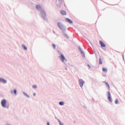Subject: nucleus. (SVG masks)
I'll use <instances>...</instances> for the list:
<instances>
[{
  "label": "nucleus",
  "mask_w": 125,
  "mask_h": 125,
  "mask_svg": "<svg viewBox=\"0 0 125 125\" xmlns=\"http://www.w3.org/2000/svg\"><path fill=\"white\" fill-rule=\"evenodd\" d=\"M1 104L3 108H5L6 107V100L5 99L2 100Z\"/></svg>",
  "instance_id": "obj_1"
},
{
  "label": "nucleus",
  "mask_w": 125,
  "mask_h": 125,
  "mask_svg": "<svg viewBox=\"0 0 125 125\" xmlns=\"http://www.w3.org/2000/svg\"><path fill=\"white\" fill-rule=\"evenodd\" d=\"M108 99L109 102L111 103L113 102V100H112V98H111V93H110V92H108Z\"/></svg>",
  "instance_id": "obj_2"
},
{
  "label": "nucleus",
  "mask_w": 125,
  "mask_h": 125,
  "mask_svg": "<svg viewBox=\"0 0 125 125\" xmlns=\"http://www.w3.org/2000/svg\"><path fill=\"white\" fill-rule=\"evenodd\" d=\"M83 80L82 79H80L79 80V84H80V85L81 87H83Z\"/></svg>",
  "instance_id": "obj_3"
},
{
  "label": "nucleus",
  "mask_w": 125,
  "mask_h": 125,
  "mask_svg": "<svg viewBox=\"0 0 125 125\" xmlns=\"http://www.w3.org/2000/svg\"><path fill=\"white\" fill-rule=\"evenodd\" d=\"M65 21L66 22H68V23H70V24L73 23V21H72V20H71V19L66 18V19H65Z\"/></svg>",
  "instance_id": "obj_4"
},
{
  "label": "nucleus",
  "mask_w": 125,
  "mask_h": 125,
  "mask_svg": "<svg viewBox=\"0 0 125 125\" xmlns=\"http://www.w3.org/2000/svg\"><path fill=\"white\" fill-rule=\"evenodd\" d=\"M100 43L102 47H105L106 46V45L102 42V41H100Z\"/></svg>",
  "instance_id": "obj_5"
},
{
  "label": "nucleus",
  "mask_w": 125,
  "mask_h": 125,
  "mask_svg": "<svg viewBox=\"0 0 125 125\" xmlns=\"http://www.w3.org/2000/svg\"><path fill=\"white\" fill-rule=\"evenodd\" d=\"M0 82L1 83H6V80H5L2 78H0Z\"/></svg>",
  "instance_id": "obj_6"
},
{
  "label": "nucleus",
  "mask_w": 125,
  "mask_h": 125,
  "mask_svg": "<svg viewBox=\"0 0 125 125\" xmlns=\"http://www.w3.org/2000/svg\"><path fill=\"white\" fill-rule=\"evenodd\" d=\"M58 25L59 27V28H60V29H61L62 30V29H63V26L62 25V24H61V23L59 22L58 23Z\"/></svg>",
  "instance_id": "obj_7"
},
{
  "label": "nucleus",
  "mask_w": 125,
  "mask_h": 125,
  "mask_svg": "<svg viewBox=\"0 0 125 125\" xmlns=\"http://www.w3.org/2000/svg\"><path fill=\"white\" fill-rule=\"evenodd\" d=\"M36 7L37 9H38V10L41 9V5H37L36 6Z\"/></svg>",
  "instance_id": "obj_8"
},
{
  "label": "nucleus",
  "mask_w": 125,
  "mask_h": 125,
  "mask_svg": "<svg viewBox=\"0 0 125 125\" xmlns=\"http://www.w3.org/2000/svg\"><path fill=\"white\" fill-rule=\"evenodd\" d=\"M79 50H80L81 54H82L83 57H84V53H83V50H82V49H81V48H79Z\"/></svg>",
  "instance_id": "obj_9"
},
{
  "label": "nucleus",
  "mask_w": 125,
  "mask_h": 125,
  "mask_svg": "<svg viewBox=\"0 0 125 125\" xmlns=\"http://www.w3.org/2000/svg\"><path fill=\"white\" fill-rule=\"evenodd\" d=\"M41 15L42 16V17H45V13L44 12H42L41 13Z\"/></svg>",
  "instance_id": "obj_10"
},
{
  "label": "nucleus",
  "mask_w": 125,
  "mask_h": 125,
  "mask_svg": "<svg viewBox=\"0 0 125 125\" xmlns=\"http://www.w3.org/2000/svg\"><path fill=\"white\" fill-rule=\"evenodd\" d=\"M22 46L24 50H27V47L25 45L22 44Z\"/></svg>",
  "instance_id": "obj_11"
},
{
  "label": "nucleus",
  "mask_w": 125,
  "mask_h": 125,
  "mask_svg": "<svg viewBox=\"0 0 125 125\" xmlns=\"http://www.w3.org/2000/svg\"><path fill=\"white\" fill-rule=\"evenodd\" d=\"M103 72H107V69L105 67L102 68Z\"/></svg>",
  "instance_id": "obj_12"
},
{
  "label": "nucleus",
  "mask_w": 125,
  "mask_h": 125,
  "mask_svg": "<svg viewBox=\"0 0 125 125\" xmlns=\"http://www.w3.org/2000/svg\"><path fill=\"white\" fill-rule=\"evenodd\" d=\"M63 37H64V38H65V39H68L69 38V37L66 34H63Z\"/></svg>",
  "instance_id": "obj_13"
},
{
  "label": "nucleus",
  "mask_w": 125,
  "mask_h": 125,
  "mask_svg": "<svg viewBox=\"0 0 125 125\" xmlns=\"http://www.w3.org/2000/svg\"><path fill=\"white\" fill-rule=\"evenodd\" d=\"M59 57L61 59V60H62V61H63V54H62L61 56H59Z\"/></svg>",
  "instance_id": "obj_14"
},
{
  "label": "nucleus",
  "mask_w": 125,
  "mask_h": 125,
  "mask_svg": "<svg viewBox=\"0 0 125 125\" xmlns=\"http://www.w3.org/2000/svg\"><path fill=\"white\" fill-rule=\"evenodd\" d=\"M115 104H119V100L116 99L115 101Z\"/></svg>",
  "instance_id": "obj_15"
},
{
  "label": "nucleus",
  "mask_w": 125,
  "mask_h": 125,
  "mask_svg": "<svg viewBox=\"0 0 125 125\" xmlns=\"http://www.w3.org/2000/svg\"><path fill=\"white\" fill-rule=\"evenodd\" d=\"M105 83L106 85H107V86L108 87V88L110 89V85H109V84H108V83H107L106 82H105Z\"/></svg>",
  "instance_id": "obj_16"
},
{
  "label": "nucleus",
  "mask_w": 125,
  "mask_h": 125,
  "mask_svg": "<svg viewBox=\"0 0 125 125\" xmlns=\"http://www.w3.org/2000/svg\"><path fill=\"white\" fill-rule=\"evenodd\" d=\"M99 64H102V61L101 60V59H99Z\"/></svg>",
  "instance_id": "obj_17"
},
{
  "label": "nucleus",
  "mask_w": 125,
  "mask_h": 125,
  "mask_svg": "<svg viewBox=\"0 0 125 125\" xmlns=\"http://www.w3.org/2000/svg\"><path fill=\"white\" fill-rule=\"evenodd\" d=\"M14 94H16V93H17V91H16V89L14 90Z\"/></svg>",
  "instance_id": "obj_18"
},
{
  "label": "nucleus",
  "mask_w": 125,
  "mask_h": 125,
  "mask_svg": "<svg viewBox=\"0 0 125 125\" xmlns=\"http://www.w3.org/2000/svg\"><path fill=\"white\" fill-rule=\"evenodd\" d=\"M53 48H54V49L56 48V46H55V44H53Z\"/></svg>",
  "instance_id": "obj_19"
},
{
  "label": "nucleus",
  "mask_w": 125,
  "mask_h": 125,
  "mask_svg": "<svg viewBox=\"0 0 125 125\" xmlns=\"http://www.w3.org/2000/svg\"><path fill=\"white\" fill-rule=\"evenodd\" d=\"M33 88H36L37 87V85H34L32 86Z\"/></svg>",
  "instance_id": "obj_20"
},
{
  "label": "nucleus",
  "mask_w": 125,
  "mask_h": 125,
  "mask_svg": "<svg viewBox=\"0 0 125 125\" xmlns=\"http://www.w3.org/2000/svg\"><path fill=\"white\" fill-rule=\"evenodd\" d=\"M60 105H63V102H60V103H59Z\"/></svg>",
  "instance_id": "obj_21"
},
{
  "label": "nucleus",
  "mask_w": 125,
  "mask_h": 125,
  "mask_svg": "<svg viewBox=\"0 0 125 125\" xmlns=\"http://www.w3.org/2000/svg\"><path fill=\"white\" fill-rule=\"evenodd\" d=\"M66 12L63 11V15H66Z\"/></svg>",
  "instance_id": "obj_22"
},
{
  "label": "nucleus",
  "mask_w": 125,
  "mask_h": 125,
  "mask_svg": "<svg viewBox=\"0 0 125 125\" xmlns=\"http://www.w3.org/2000/svg\"><path fill=\"white\" fill-rule=\"evenodd\" d=\"M59 123H60V125H62V124H61V122H60V121H59Z\"/></svg>",
  "instance_id": "obj_23"
},
{
  "label": "nucleus",
  "mask_w": 125,
  "mask_h": 125,
  "mask_svg": "<svg viewBox=\"0 0 125 125\" xmlns=\"http://www.w3.org/2000/svg\"><path fill=\"white\" fill-rule=\"evenodd\" d=\"M11 93L12 94H13V90L11 91Z\"/></svg>",
  "instance_id": "obj_24"
},
{
  "label": "nucleus",
  "mask_w": 125,
  "mask_h": 125,
  "mask_svg": "<svg viewBox=\"0 0 125 125\" xmlns=\"http://www.w3.org/2000/svg\"><path fill=\"white\" fill-rule=\"evenodd\" d=\"M33 96H36V93H34L33 94Z\"/></svg>",
  "instance_id": "obj_25"
},
{
  "label": "nucleus",
  "mask_w": 125,
  "mask_h": 125,
  "mask_svg": "<svg viewBox=\"0 0 125 125\" xmlns=\"http://www.w3.org/2000/svg\"><path fill=\"white\" fill-rule=\"evenodd\" d=\"M61 13L62 14H63V11H61Z\"/></svg>",
  "instance_id": "obj_26"
},
{
  "label": "nucleus",
  "mask_w": 125,
  "mask_h": 125,
  "mask_svg": "<svg viewBox=\"0 0 125 125\" xmlns=\"http://www.w3.org/2000/svg\"><path fill=\"white\" fill-rule=\"evenodd\" d=\"M47 125H49V122H47Z\"/></svg>",
  "instance_id": "obj_27"
},
{
  "label": "nucleus",
  "mask_w": 125,
  "mask_h": 125,
  "mask_svg": "<svg viewBox=\"0 0 125 125\" xmlns=\"http://www.w3.org/2000/svg\"><path fill=\"white\" fill-rule=\"evenodd\" d=\"M26 96H27V97H30V96H29L28 95H26Z\"/></svg>",
  "instance_id": "obj_28"
},
{
  "label": "nucleus",
  "mask_w": 125,
  "mask_h": 125,
  "mask_svg": "<svg viewBox=\"0 0 125 125\" xmlns=\"http://www.w3.org/2000/svg\"><path fill=\"white\" fill-rule=\"evenodd\" d=\"M88 66H89V67L90 68V65H89V64H88Z\"/></svg>",
  "instance_id": "obj_29"
},
{
  "label": "nucleus",
  "mask_w": 125,
  "mask_h": 125,
  "mask_svg": "<svg viewBox=\"0 0 125 125\" xmlns=\"http://www.w3.org/2000/svg\"><path fill=\"white\" fill-rule=\"evenodd\" d=\"M63 60H64V59H65V58H64V57H63Z\"/></svg>",
  "instance_id": "obj_30"
}]
</instances>
